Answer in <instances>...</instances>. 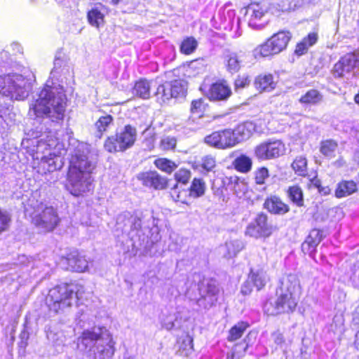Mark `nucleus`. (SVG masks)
<instances>
[{
    "mask_svg": "<svg viewBox=\"0 0 359 359\" xmlns=\"http://www.w3.org/2000/svg\"><path fill=\"white\" fill-rule=\"evenodd\" d=\"M255 86L260 92H269L276 88V83L271 74L259 75L255 80Z\"/></svg>",
    "mask_w": 359,
    "mask_h": 359,
    "instance_id": "nucleus-25",
    "label": "nucleus"
},
{
    "mask_svg": "<svg viewBox=\"0 0 359 359\" xmlns=\"http://www.w3.org/2000/svg\"><path fill=\"white\" fill-rule=\"evenodd\" d=\"M233 164L236 170L241 172H248L252 167L250 158H235Z\"/></svg>",
    "mask_w": 359,
    "mask_h": 359,
    "instance_id": "nucleus-44",
    "label": "nucleus"
},
{
    "mask_svg": "<svg viewBox=\"0 0 359 359\" xmlns=\"http://www.w3.org/2000/svg\"><path fill=\"white\" fill-rule=\"evenodd\" d=\"M243 63L242 56L236 53L230 52L224 56V65L226 70L231 73H236L239 71Z\"/></svg>",
    "mask_w": 359,
    "mask_h": 359,
    "instance_id": "nucleus-23",
    "label": "nucleus"
},
{
    "mask_svg": "<svg viewBox=\"0 0 359 359\" xmlns=\"http://www.w3.org/2000/svg\"><path fill=\"white\" fill-rule=\"evenodd\" d=\"M170 194L174 200H175L177 201H182L181 196H180V193L178 191V184H176L172 187Z\"/></svg>",
    "mask_w": 359,
    "mask_h": 359,
    "instance_id": "nucleus-58",
    "label": "nucleus"
},
{
    "mask_svg": "<svg viewBox=\"0 0 359 359\" xmlns=\"http://www.w3.org/2000/svg\"><path fill=\"white\" fill-rule=\"evenodd\" d=\"M215 167L214 158H202V162L196 165V169L202 173L212 171Z\"/></svg>",
    "mask_w": 359,
    "mask_h": 359,
    "instance_id": "nucleus-46",
    "label": "nucleus"
},
{
    "mask_svg": "<svg viewBox=\"0 0 359 359\" xmlns=\"http://www.w3.org/2000/svg\"><path fill=\"white\" fill-rule=\"evenodd\" d=\"M264 205L269 212L277 215H284L290 210L288 205L276 196L268 198Z\"/></svg>",
    "mask_w": 359,
    "mask_h": 359,
    "instance_id": "nucleus-22",
    "label": "nucleus"
},
{
    "mask_svg": "<svg viewBox=\"0 0 359 359\" xmlns=\"http://www.w3.org/2000/svg\"><path fill=\"white\" fill-rule=\"evenodd\" d=\"M28 208L24 211L28 213L32 219V222L41 232H48L53 231L58 224L60 219L56 210L53 206H48L41 202L29 200Z\"/></svg>",
    "mask_w": 359,
    "mask_h": 359,
    "instance_id": "nucleus-4",
    "label": "nucleus"
},
{
    "mask_svg": "<svg viewBox=\"0 0 359 359\" xmlns=\"http://www.w3.org/2000/svg\"><path fill=\"white\" fill-rule=\"evenodd\" d=\"M274 231L273 225L268 222L267 215L259 213L246 228L245 233L251 237H269Z\"/></svg>",
    "mask_w": 359,
    "mask_h": 359,
    "instance_id": "nucleus-11",
    "label": "nucleus"
},
{
    "mask_svg": "<svg viewBox=\"0 0 359 359\" xmlns=\"http://www.w3.org/2000/svg\"><path fill=\"white\" fill-rule=\"evenodd\" d=\"M176 142L177 140L174 137H164L161 140L160 148L164 151L172 150L175 147Z\"/></svg>",
    "mask_w": 359,
    "mask_h": 359,
    "instance_id": "nucleus-49",
    "label": "nucleus"
},
{
    "mask_svg": "<svg viewBox=\"0 0 359 359\" xmlns=\"http://www.w3.org/2000/svg\"><path fill=\"white\" fill-rule=\"evenodd\" d=\"M175 177L177 183L186 184L191 177V172L188 170L180 169L175 173Z\"/></svg>",
    "mask_w": 359,
    "mask_h": 359,
    "instance_id": "nucleus-50",
    "label": "nucleus"
},
{
    "mask_svg": "<svg viewBox=\"0 0 359 359\" xmlns=\"http://www.w3.org/2000/svg\"><path fill=\"white\" fill-rule=\"evenodd\" d=\"M249 81L247 78L238 77L235 81V88L236 90L241 89L248 85Z\"/></svg>",
    "mask_w": 359,
    "mask_h": 359,
    "instance_id": "nucleus-56",
    "label": "nucleus"
},
{
    "mask_svg": "<svg viewBox=\"0 0 359 359\" xmlns=\"http://www.w3.org/2000/svg\"><path fill=\"white\" fill-rule=\"evenodd\" d=\"M104 15L97 8H93L88 13L89 23L95 27H99L104 24Z\"/></svg>",
    "mask_w": 359,
    "mask_h": 359,
    "instance_id": "nucleus-36",
    "label": "nucleus"
},
{
    "mask_svg": "<svg viewBox=\"0 0 359 359\" xmlns=\"http://www.w3.org/2000/svg\"><path fill=\"white\" fill-rule=\"evenodd\" d=\"M351 55L353 56V60H354L355 67H359V50L356 51L355 53Z\"/></svg>",
    "mask_w": 359,
    "mask_h": 359,
    "instance_id": "nucleus-60",
    "label": "nucleus"
},
{
    "mask_svg": "<svg viewBox=\"0 0 359 359\" xmlns=\"http://www.w3.org/2000/svg\"><path fill=\"white\" fill-rule=\"evenodd\" d=\"M351 278L355 284L359 286V260L353 265V275Z\"/></svg>",
    "mask_w": 359,
    "mask_h": 359,
    "instance_id": "nucleus-54",
    "label": "nucleus"
},
{
    "mask_svg": "<svg viewBox=\"0 0 359 359\" xmlns=\"http://www.w3.org/2000/svg\"><path fill=\"white\" fill-rule=\"evenodd\" d=\"M146 143H149L147 147L148 149H151L154 147V140L152 138L147 140Z\"/></svg>",
    "mask_w": 359,
    "mask_h": 359,
    "instance_id": "nucleus-63",
    "label": "nucleus"
},
{
    "mask_svg": "<svg viewBox=\"0 0 359 359\" xmlns=\"http://www.w3.org/2000/svg\"><path fill=\"white\" fill-rule=\"evenodd\" d=\"M193 351V339L189 336L187 335L183 338L178 350L180 355L185 357H188L191 354Z\"/></svg>",
    "mask_w": 359,
    "mask_h": 359,
    "instance_id": "nucleus-40",
    "label": "nucleus"
},
{
    "mask_svg": "<svg viewBox=\"0 0 359 359\" xmlns=\"http://www.w3.org/2000/svg\"><path fill=\"white\" fill-rule=\"evenodd\" d=\"M269 177L268 170L265 168L259 169L255 173V182L258 184H263Z\"/></svg>",
    "mask_w": 359,
    "mask_h": 359,
    "instance_id": "nucleus-51",
    "label": "nucleus"
},
{
    "mask_svg": "<svg viewBox=\"0 0 359 359\" xmlns=\"http://www.w3.org/2000/svg\"><path fill=\"white\" fill-rule=\"evenodd\" d=\"M154 164L159 170L167 173L172 172L177 167L175 162L168 158H156Z\"/></svg>",
    "mask_w": 359,
    "mask_h": 359,
    "instance_id": "nucleus-39",
    "label": "nucleus"
},
{
    "mask_svg": "<svg viewBox=\"0 0 359 359\" xmlns=\"http://www.w3.org/2000/svg\"><path fill=\"white\" fill-rule=\"evenodd\" d=\"M255 125L251 121H246L238 125L233 130L236 144L249 139L255 131Z\"/></svg>",
    "mask_w": 359,
    "mask_h": 359,
    "instance_id": "nucleus-20",
    "label": "nucleus"
},
{
    "mask_svg": "<svg viewBox=\"0 0 359 359\" xmlns=\"http://www.w3.org/2000/svg\"><path fill=\"white\" fill-rule=\"evenodd\" d=\"M206 189V184L203 179L194 178L189 187V195L194 198L201 197L205 194Z\"/></svg>",
    "mask_w": 359,
    "mask_h": 359,
    "instance_id": "nucleus-30",
    "label": "nucleus"
},
{
    "mask_svg": "<svg viewBox=\"0 0 359 359\" xmlns=\"http://www.w3.org/2000/svg\"><path fill=\"white\" fill-rule=\"evenodd\" d=\"M318 36L316 32H311L299 42L294 50L296 55L300 56L305 54L308 50L316 43Z\"/></svg>",
    "mask_w": 359,
    "mask_h": 359,
    "instance_id": "nucleus-24",
    "label": "nucleus"
},
{
    "mask_svg": "<svg viewBox=\"0 0 359 359\" xmlns=\"http://www.w3.org/2000/svg\"><path fill=\"white\" fill-rule=\"evenodd\" d=\"M114 345L112 335L105 327L86 330L77 338V348L88 359H111Z\"/></svg>",
    "mask_w": 359,
    "mask_h": 359,
    "instance_id": "nucleus-1",
    "label": "nucleus"
},
{
    "mask_svg": "<svg viewBox=\"0 0 359 359\" xmlns=\"http://www.w3.org/2000/svg\"><path fill=\"white\" fill-rule=\"evenodd\" d=\"M9 222L8 215L0 210V233L7 229Z\"/></svg>",
    "mask_w": 359,
    "mask_h": 359,
    "instance_id": "nucleus-52",
    "label": "nucleus"
},
{
    "mask_svg": "<svg viewBox=\"0 0 359 359\" xmlns=\"http://www.w3.org/2000/svg\"><path fill=\"white\" fill-rule=\"evenodd\" d=\"M323 95L316 89H311L303 95L299 100L303 104L315 105L319 104L323 100Z\"/></svg>",
    "mask_w": 359,
    "mask_h": 359,
    "instance_id": "nucleus-28",
    "label": "nucleus"
},
{
    "mask_svg": "<svg viewBox=\"0 0 359 359\" xmlns=\"http://www.w3.org/2000/svg\"><path fill=\"white\" fill-rule=\"evenodd\" d=\"M248 327V324L244 322L238 323V324L235 325L229 330V334L227 338L228 340L233 341L240 339Z\"/></svg>",
    "mask_w": 359,
    "mask_h": 359,
    "instance_id": "nucleus-37",
    "label": "nucleus"
},
{
    "mask_svg": "<svg viewBox=\"0 0 359 359\" xmlns=\"http://www.w3.org/2000/svg\"><path fill=\"white\" fill-rule=\"evenodd\" d=\"M66 95L60 86L46 85L39 98L30 107L28 114L31 117L48 118L52 121L62 120L66 109Z\"/></svg>",
    "mask_w": 359,
    "mask_h": 359,
    "instance_id": "nucleus-2",
    "label": "nucleus"
},
{
    "mask_svg": "<svg viewBox=\"0 0 359 359\" xmlns=\"http://www.w3.org/2000/svg\"><path fill=\"white\" fill-rule=\"evenodd\" d=\"M116 224L118 228L121 229L123 232L131 233L136 231L135 235L140 238L142 236H149L151 231L149 225L142 226V219L137 215H133L128 212L119 215L117 217Z\"/></svg>",
    "mask_w": 359,
    "mask_h": 359,
    "instance_id": "nucleus-10",
    "label": "nucleus"
},
{
    "mask_svg": "<svg viewBox=\"0 0 359 359\" xmlns=\"http://www.w3.org/2000/svg\"><path fill=\"white\" fill-rule=\"evenodd\" d=\"M252 285L253 284H252L250 279L248 278V280L242 285L241 292L245 295L249 294L252 292Z\"/></svg>",
    "mask_w": 359,
    "mask_h": 359,
    "instance_id": "nucleus-57",
    "label": "nucleus"
},
{
    "mask_svg": "<svg viewBox=\"0 0 359 359\" xmlns=\"http://www.w3.org/2000/svg\"><path fill=\"white\" fill-rule=\"evenodd\" d=\"M183 316L180 315V311H177V313H170L169 312L163 313L161 317V323L163 328L167 330H171L175 327V322L178 318H182Z\"/></svg>",
    "mask_w": 359,
    "mask_h": 359,
    "instance_id": "nucleus-31",
    "label": "nucleus"
},
{
    "mask_svg": "<svg viewBox=\"0 0 359 359\" xmlns=\"http://www.w3.org/2000/svg\"><path fill=\"white\" fill-rule=\"evenodd\" d=\"M257 157H281L286 154V147L280 140L263 142L255 147Z\"/></svg>",
    "mask_w": 359,
    "mask_h": 359,
    "instance_id": "nucleus-13",
    "label": "nucleus"
},
{
    "mask_svg": "<svg viewBox=\"0 0 359 359\" xmlns=\"http://www.w3.org/2000/svg\"><path fill=\"white\" fill-rule=\"evenodd\" d=\"M353 320L355 323H359V311H356Z\"/></svg>",
    "mask_w": 359,
    "mask_h": 359,
    "instance_id": "nucleus-64",
    "label": "nucleus"
},
{
    "mask_svg": "<svg viewBox=\"0 0 359 359\" xmlns=\"http://www.w3.org/2000/svg\"><path fill=\"white\" fill-rule=\"evenodd\" d=\"M113 118L111 115H104L99 118L95 126L98 131L103 133L112 124Z\"/></svg>",
    "mask_w": 359,
    "mask_h": 359,
    "instance_id": "nucleus-45",
    "label": "nucleus"
},
{
    "mask_svg": "<svg viewBox=\"0 0 359 359\" xmlns=\"http://www.w3.org/2000/svg\"><path fill=\"white\" fill-rule=\"evenodd\" d=\"M278 297L270 299L264 305V310L268 315L275 316L280 313L293 312L297 305L299 297L277 291Z\"/></svg>",
    "mask_w": 359,
    "mask_h": 359,
    "instance_id": "nucleus-8",
    "label": "nucleus"
},
{
    "mask_svg": "<svg viewBox=\"0 0 359 359\" xmlns=\"http://www.w3.org/2000/svg\"><path fill=\"white\" fill-rule=\"evenodd\" d=\"M268 11V6L264 3H252L247 8L245 16L250 27L255 29H262L265 26L262 22L266 13Z\"/></svg>",
    "mask_w": 359,
    "mask_h": 359,
    "instance_id": "nucleus-14",
    "label": "nucleus"
},
{
    "mask_svg": "<svg viewBox=\"0 0 359 359\" xmlns=\"http://www.w3.org/2000/svg\"><path fill=\"white\" fill-rule=\"evenodd\" d=\"M95 168V162L89 158H72L66 185L72 195L83 196L93 189L92 172Z\"/></svg>",
    "mask_w": 359,
    "mask_h": 359,
    "instance_id": "nucleus-3",
    "label": "nucleus"
},
{
    "mask_svg": "<svg viewBox=\"0 0 359 359\" xmlns=\"http://www.w3.org/2000/svg\"><path fill=\"white\" fill-rule=\"evenodd\" d=\"M150 89L149 82L146 79H141L135 83L133 94L142 99H148L151 95Z\"/></svg>",
    "mask_w": 359,
    "mask_h": 359,
    "instance_id": "nucleus-29",
    "label": "nucleus"
},
{
    "mask_svg": "<svg viewBox=\"0 0 359 359\" xmlns=\"http://www.w3.org/2000/svg\"><path fill=\"white\" fill-rule=\"evenodd\" d=\"M167 83L169 86H171L173 97L184 96L185 95L187 88L186 81L183 79H175Z\"/></svg>",
    "mask_w": 359,
    "mask_h": 359,
    "instance_id": "nucleus-32",
    "label": "nucleus"
},
{
    "mask_svg": "<svg viewBox=\"0 0 359 359\" xmlns=\"http://www.w3.org/2000/svg\"><path fill=\"white\" fill-rule=\"evenodd\" d=\"M289 32L281 31L273 34L264 43L257 46L255 50L256 55L268 57L278 54L285 50L291 39Z\"/></svg>",
    "mask_w": 359,
    "mask_h": 359,
    "instance_id": "nucleus-9",
    "label": "nucleus"
},
{
    "mask_svg": "<svg viewBox=\"0 0 359 359\" xmlns=\"http://www.w3.org/2000/svg\"><path fill=\"white\" fill-rule=\"evenodd\" d=\"M155 94L157 99L163 103L173 97L171 86H169L167 82L158 86Z\"/></svg>",
    "mask_w": 359,
    "mask_h": 359,
    "instance_id": "nucleus-33",
    "label": "nucleus"
},
{
    "mask_svg": "<svg viewBox=\"0 0 359 359\" xmlns=\"http://www.w3.org/2000/svg\"><path fill=\"white\" fill-rule=\"evenodd\" d=\"M198 46V41L193 36H189L184 39L180 46V50L186 55L191 54L195 51Z\"/></svg>",
    "mask_w": 359,
    "mask_h": 359,
    "instance_id": "nucleus-38",
    "label": "nucleus"
},
{
    "mask_svg": "<svg viewBox=\"0 0 359 359\" xmlns=\"http://www.w3.org/2000/svg\"><path fill=\"white\" fill-rule=\"evenodd\" d=\"M315 185L318 187L319 192L324 195L328 194L330 191V189L328 187H320L317 184V183H315Z\"/></svg>",
    "mask_w": 359,
    "mask_h": 359,
    "instance_id": "nucleus-61",
    "label": "nucleus"
},
{
    "mask_svg": "<svg viewBox=\"0 0 359 359\" xmlns=\"http://www.w3.org/2000/svg\"><path fill=\"white\" fill-rule=\"evenodd\" d=\"M26 80V84L24 83V92L32 90L36 79L34 74L29 69H24V81Z\"/></svg>",
    "mask_w": 359,
    "mask_h": 359,
    "instance_id": "nucleus-48",
    "label": "nucleus"
},
{
    "mask_svg": "<svg viewBox=\"0 0 359 359\" xmlns=\"http://www.w3.org/2000/svg\"><path fill=\"white\" fill-rule=\"evenodd\" d=\"M137 179L145 187L154 189H164L167 187L168 180L156 171H148L138 174Z\"/></svg>",
    "mask_w": 359,
    "mask_h": 359,
    "instance_id": "nucleus-15",
    "label": "nucleus"
},
{
    "mask_svg": "<svg viewBox=\"0 0 359 359\" xmlns=\"http://www.w3.org/2000/svg\"><path fill=\"white\" fill-rule=\"evenodd\" d=\"M231 95V89L224 83H215L211 85L206 93L207 97L211 100H223Z\"/></svg>",
    "mask_w": 359,
    "mask_h": 359,
    "instance_id": "nucleus-21",
    "label": "nucleus"
},
{
    "mask_svg": "<svg viewBox=\"0 0 359 359\" xmlns=\"http://www.w3.org/2000/svg\"><path fill=\"white\" fill-rule=\"evenodd\" d=\"M69 269L76 272H84L88 267L86 257L77 251L70 252L66 258Z\"/></svg>",
    "mask_w": 359,
    "mask_h": 359,
    "instance_id": "nucleus-19",
    "label": "nucleus"
},
{
    "mask_svg": "<svg viewBox=\"0 0 359 359\" xmlns=\"http://www.w3.org/2000/svg\"><path fill=\"white\" fill-rule=\"evenodd\" d=\"M353 56L347 54L335 64L333 69V74L335 77H345L350 75L355 67Z\"/></svg>",
    "mask_w": 359,
    "mask_h": 359,
    "instance_id": "nucleus-17",
    "label": "nucleus"
},
{
    "mask_svg": "<svg viewBox=\"0 0 359 359\" xmlns=\"http://www.w3.org/2000/svg\"><path fill=\"white\" fill-rule=\"evenodd\" d=\"M357 191V184L352 180H344L337 184L335 190L337 198H344L348 196Z\"/></svg>",
    "mask_w": 359,
    "mask_h": 359,
    "instance_id": "nucleus-27",
    "label": "nucleus"
},
{
    "mask_svg": "<svg viewBox=\"0 0 359 359\" xmlns=\"http://www.w3.org/2000/svg\"><path fill=\"white\" fill-rule=\"evenodd\" d=\"M225 247L227 250V256L231 257L243 248V243L239 240L230 241L226 243Z\"/></svg>",
    "mask_w": 359,
    "mask_h": 359,
    "instance_id": "nucleus-42",
    "label": "nucleus"
},
{
    "mask_svg": "<svg viewBox=\"0 0 359 359\" xmlns=\"http://www.w3.org/2000/svg\"><path fill=\"white\" fill-rule=\"evenodd\" d=\"M78 299L76 285L62 284L49 290L46 302L50 310L58 313L72 306Z\"/></svg>",
    "mask_w": 359,
    "mask_h": 359,
    "instance_id": "nucleus-5",
    "label": "nucleus"
},
{
    "mask_svg": "<svg viewBox=\"0 0 359 359\" xmlns=\"http://www.w3.org/2000/svg\"><path fill=\"white\" fill-rule=\"evenodd\" d=\"M136 137V128L130 125H127L115 136L107 138L104 143V148L111 153L123 151L133 145Z\"/></svg>",
    "mask_w": 359,
    "mask_h": 359,
    "instance_id": "nucleus-7",
    "label": "nucleus"
},
{
    "mask_svg": "<svg viewBox=\"0 0 359 359\" xmlns=\"http://www.w3.org/2000/svg\"><path fill=\"white\" fill-rule=\"evenodd\" d=\"M205 142L217 149H224L236 145L233 130L225 129L212 133L205 137Z\"/></svg>",
    "mask_w": 359,
    "mask_h": 359,
    "instance_id": "nucleus-12",
    "label": "nucleus"
},
{
    "mask_svg": "<svg viewBox=\"0 0 359 359\" xmlns=\"http://www.w3.org/2000/svg\"><path fill=\"white\" fill-rule=\"evenodd\" d=\"M248 278L257 290H260L264 287L268 280L266 273L262 268L258 269H252Z\"/></svg>",
    "mask_w": 359,
    "mask_h": 359,
    "instance_id": "nucleus-26",
    "label": "nucleus"
},
{
    "mask_svg": "<svg viewBox=\"0 0 359 359\" xmlns=\"http://www.w3.org/2000/svg\"><path fill=\"white\" fill-rule=\"evenodd\" d=\"M64 158H41V163L45 166V165H48L47 170L48 172H53L56 170H60L63 165L64 162L62 161Z\"/></svg>",
    "mask_w": 359,
    "mask_h": 359,
    "instance_id": "nucleus-41",
    "label": "nucleus"
},
{
    "mask_svg": "<svg viewBox=\"0 0 359 359\" xmlns=\"http://www.w3.org/2000/svg\"><path fill=\"white\" fill-rule=\"evenodd\" d=\"M292 167L296 174L305 176L307 174L306 158H295L292 163Z\"/></svg>",
    "mask_w": 359,
    "mask_h": 359,
    "instance_id": "nucleus-43",
    "label": "nucleus"
},
{
    "mask_svg": "<svg viewBox=\"0 0 359 359\" xmlns=\"http://www.w3.org/2000/svg\"><path fill=\"white\" fill-rule=\"evenodd\" d=\"M338 150L337 143L332 140L323 141L320 145V152L324 156H335Z\"/></svg>",
    "mask_w": 359,
    "mask_h": 359,
    "instance_id": "nucleus-35",
    "label": "nucleus"
},
{
    "mask_svg": "<svg viewBox=\"0 0 359 359\" xmlns=\"http://www.w3.org/2000/svg\"><path fill=\"white\" fill-rule=\"evenodd\" d=\"M205 110V105L202 99L196 100L191 102V113L192 115L201 117Z\"/></svg>",
    "mask_w": 359,
    "mask_h": 359,
    "instance_id": "nucleus-47",
    "label": "nucleus"
},
{
    "mask_svg": "<svg viewBox=\"0 0 359 359\" xmlns=\"http://www.w3.org/2000/svg\"><path fill=\"white\" fill-rule=\"evenodd\" d=\"M323 239V232L318 229H313L310 231L306 241L302 245V250L304 253L313 256L316 248Z\"/></svg>",
    "mask_w": 359,
    "mask_h": 359,
    "instance_id": "nucleus-18",
    "label": "nucleus"
},
{
    "mask_svg": "<svg viewBox=\"0 0 359 359\" xmlns=\"http://www.w3.org/2000/svg\"><path fill=\"white\" fill-rule=\"evenodd\" d=\"M271 337L274 343L278 346H281L285 341L283 334L279 331L273 332Z\"/></svg>",
    "mask_w": 359,
    "mask_h": 359,
    "instance_id": "nucleus-53",
    "label": "nucleus"
},
{
    "mask_svg": "<svg viewBox=\"0 0 359 359\" xmlns=\"http://www.w3.org/2000/svg\"><path fill=\"white\" fill-rule=\"evenodd\" d=\"M278 292L299 297L301 285L299 280L294 274H289L282 278Z\"/></svg>",
    "mask_w": 359,
    "mask_h": 359,
    "instance_id": "nucleus-16",
    "label": "nucleus"
},
{
    "mask_svg": "<svg viewBox=\"0 0 359 359\" xmlns=\"http://www.w3.org/2000/svg\"><path fill=\"white\" fill-rule=\"evenodd\" d=\"M288 197L297 206L302 207L304 205L303 192L302 189L298 186H292L289 187Z\"/></svg>",
    "mask_w": 359,
    "mask_h": 359,
    "instance_id": "nucleus-34",
    "label": "nucleus"
},
{
    "mask_svg": "<svg viewBox=\"0 0 359 359\" xmlns=\"http://www.w3.org/2000/svg\"><path fill=\"white\" fill-rule=\"evenodd\" d=\"M63 63L64 62L62 59H60L59 57H56L54 61V68L51 72V74L54 76L55 73L57 72V70L62 67Z\"/></svg>",
    "mask_w": 359,
    "mask_h": 359,
    "instance_id": "nucleus-59",
    "label": "nucleus"
},
{
    "mask_svg": "<svg viewBox=\"0 0 359 359\" xmlns=\"http://www.w3.org/2000/svg\"><path fill=\"white\" fill-rule=\"evenodd\" d=\"M219 289L215 283L203 281L197 287L190 286L184 294L190 302H196L199 309H207L212 306L217 301Z\"/></svg>",
    "mask_w": 359,
    "mask_h": 359,
    "instance_id": "nucleus-6",
    "label": "nucleus"
},
{
    "mask_svg": "<svg viewBox=\"0 0 359 359\" xmlns=\"http://www.w3.org/2000/svg\"><path fill=\"white\" fill-rule=\"evenodd\" d=\"M189 67L193 69H198V73L202 71L204 68V65L202 60H196L191 61L189 65Z\"/></svg>",
    "mask_w": 359,
    "mask_h": 359,
    "instance_id": "nucleus-55",
    "label": "nucleus"
},
{
    "mask_svg": "<svg viewBox=\"0 0 359 359\" xmlns=\"http://www.w3.org/2000/svg\"><path fill=\"white\" fill-rule=\"evenodd\" d=\"M106 4H111V5H117L121 0H102Z\"/></svg>",
    "mask_w": 359,
    "mask_h": 359,
    "instance_id": "nucleus-62",
    "label": "nucleus"
}]
</instances>
